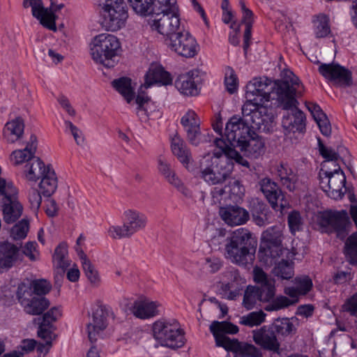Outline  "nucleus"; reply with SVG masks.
<instances>
[{"label": "nucleus", "instance_id": "nucleus-1", "mask_svg": "<svg viewBox=\"0 0 357 357\" xmlns=\"http://www.w3.org/2000/svg\"><path fill=\"white\" fill-rule=\"evenodd\" d=\"M303 88L299 79L294 75L290 82L277 80L273 84L267 77H255L245 86V98L259 104L275 100L281 107L289 108L296 102V93H301Z\"/></svg>", "mask_w": 357, "mask_h": 357}, {"label": "nucleus", "instance_id": "nucleus-2", "mask_svg": "<svg viewBox=\"0 0 357 357\" xmlns=\"http://www.w3.org/2000/svg\"><path fill=\"white\" fill-rule=\"evenodd\" d=\"M215 145L217 149L214 150L213 155L208 153L200 161V177L207 183L220 184L229 178L232 171L231 160L249 167L248 160L222 139H215Z\"/></svg>", "mask_w": 357, "mask_h": 357}, {"label": "nucleus", "instance_id": "nucleus-3", "mask_svg": "<svg viewBox=\"0 0 357 357\" xmlns=\"http://www.w3.org/2000/svg\"><path fill=\"white\" fill-rule=\"evenodd\" d=\"M257 245L252 234L245 228H239L226 240L225 257L234 264L245 266L254 260Z\"/></svg>", "mask_w": 357, "mask_h": 357}, {"label": "nucleus", "instance_id": "nucleus-4", "mask_svg": "<svg viewBox=\"0 0 357 357\" xmlns=\"http://www.w3.org/2000/svg\"><path fill=\"white\" fill-rule=\"evenodd\" d=\"M210 331L214 336L216 345L233 352L235 357H262L259 349L253 344L241 342L227 336V334L237 333V326L227 321H214L210 326Z\"/></svg>", "mask_w": 357, "mask_h": 357}, {"label": "nucleus", "instance_id": "nucleus-5", "mask_svg": "<svg viewBox=\"0 0 357 357\" xmlns=\"http://www.w3.org/2000/svg\"><path fill=\"white\" fill-rule=\"evenodd\" d=\"M152 331L154 339L161 347L177 349L185 344L184 331L175 320H158L153 323Z\"/></svg>", "mask_w": 357, "mask_h": 357}, {"label": "nucleus", "instance_id": "nucleus-6", "mask_svg": "<svg viewBox=\"0 0 357 357\" xmlns=\"http://www.w3.org/2000/svg\"><path fill=\"white\" fill-rule=\"evenodd\" d=\"M120 47V43L116 36L100 33L93 38L90 52L96 63L110 68L114 66V58L117 56Z\"/></svg>", "mask_w": 357, "mask_h": 357}, {"label": "nucleus", "instance_id": "nucleus-7", "mask_svg": "<svg viewBox=\"0 0 357 357\" xmlns=\"http://www.w3.org/2000/svg\"><path fill=\"white\" fill-rule=\"evenodd\" d=\"M147 217L145 214L134 209H128L123 213V225H112L107 230L108 235L114 239L131 237L137 232L145 229Z\"/></svg>", "mask_w": 357, "mask_h": 357}, {"label": "nucleus", "instance_id": "nucleus-8", "mask_svg": "<svg viewBox=\"0 0 357 357\" xmlns=\"http://www.w3.org/2000/svg\"><path fill=\"white\" fill-rule=\"evenodd\" d=\"M263 105L246 100L242 106V117L250 130L268 132L273 128L274 117L267 114V108Z\"/></svg>", "mask_w": 357, "mask_h": 357}, {"label": "nucleus", "instance_id": "nucleus-9", "mask_svg": "<svg viewBox=\"0 0 357 357\" xmlns=\"http://www.w3.org/2000/svg\"><path fill=\"white\" fill-rule=\"evenodd\" d=\"M99 5L108 30L116 31L126 26L128 13L124 0H100Z\"/></svg>", "mask_w": 357, "mask_h": 357}, {"label": "nucleus", "instance_id": "nucleus-10", "mask_svg": "<svg viewBox=\"0 0 357 357\" xmlns=\"http://www.w3.org/2000/svg\"><path fill=\"white\" fill-rule=\"evenodd\" d=\"M317 221L322 232H335L337 237L342 240L347 236L351 225L345 211H324L319 213Z\"/></svg>", "mask_w": 357, "mask_h": 357}, {"label": "nucleus", "instance_id": "nucleus-11", "mask_svg": "<svg viewBox=\"0 0 357 357\" xmlns=\"http://www.w3.org/2000/svg\"><path fill=\"white\" fill-rule=\"evenodd\" d=\"M329 164L325 163L322 172L319 174L320 187L331 198L340 199L344 193L342 189L345 188L346 176L340 167L331 169Z\"/></svg>", "mask_w": 357, "mask_h": 357}, {"label": "nucleus", "instance_id": "nucleus-12", "mask_svg": "<svg viewBox=\"0 0 357 357\" xmlns=\"http://www.w3.org/2000/svg\"><path fill=\"white\" fill-rule=\"evenodd\" d=\"M252 134L250 126H248L242 116L234 115L227 123L222 139L232 149L243 146L245 139Z\"/></svg>", "mask_w": 357, "mask_h": 357}, {"label": "nucleus", "instance_id": "nucleus-13", "mask_svg": "<svg viewBox=\"0 0 357 357\" xmlns=\"http://www.w3.org/2000/svg\"><path fill=\"white\" fill-rule=\"evenodd\" d=\"M5 183H0L1 188ZM6 190L1 192L3 219L10 224L15 222L22 215V206L17 199V190L13 184L4 185Z\"/></svg>", "mask_w": 357, "mask_h": 357}, {"label": "nucleus", "instance_id": "nucleus-14", "mask_svg": "<svg viewBox=\"0 0 357 357\" xmlns=\"http://www.w3.org/2000/svg\"><path fill=\"white\" fill-rule=\"evenodd\" d=\"M165 42L172 51L186 58L193 57L197 52L198 45L196 40L183 29L171 38H165Z\"/></svg>", "mask_w": 357, "mask_h": 357}, {"label": "nucleus", "instance_id": "nucleus-15", "mask_svg": "<svg viewBox=\"0 0 357 357\" xmlns=\"http://www.w3.org/2000/svg\"><path fill=\"white\" fill-rule=\"evenodd\" d=\"M17 296L24 312L29 314H41L50 305L46 298L33 295L31 289L24 283L18 286Z\"/></svg>", "mask_w": 357, "mask_h": 357}, {"label": "nucleus", "instance_id": "nucleus-16", "mask_svg": "<svg viewBox=\"0 0 357 357\" xmlns=\"http://www.w3.org/2000/svg\"><path fill=\"white\" fill-rule=\"evenodd\" d=\"M262 240L264 246L261 249L264 250L266 257V263L271 264L272 261L282 254V233L279 227H272L267 229L262 234Z\"/></svg>", "mask_w": 357, "mask_h": 357}, {"label": "nucleus", "instance_id": "nucleus-17", "mask_svg": "<svg viewBox=\"0 0 357 357\" xmlns=\"http://www.w3.org/2000/svg\"><path fill=\"white\" fill-rule=\"evenodd\" d=\"M112 315V309L107 305H98L93 310L92 317L86 326V332L89 341L93 344L98 339L102 337L104 331L107 326V317Z\"/></svg>", "mask_w": 357, "mask_h": 357}, {"label": "nucleus", "instance_id": "nucleus-18", "mask_svg": "<svg viewBox=\"0 0 357 357\" xmlns=\"http://www.w3.org/2000/svg\"><path fill=\"white\" fill-rule=\"evenodd\" d=\"M149 24L152 29L156 30L161 35L169 38L182 29L178 12L175 13H157L150 20Z\"/></svg>", "mask_w": 357, "mask_h": 357}, {"label": "nucleus", "instance_id": "nucleus-19", "mask_svg": "<svg viewBox=\"0 0 357 357\" xmlns=\"http://www.w3.org/2000/svg\"><path fill=\"white\" fill-rule=\"evenodd\" d=\"M319 73L338 87H347L352 84L351 72L339 64L322 63L319 67Z\"/></svg>", "mask_w": 357, "mask_h": 357}, {"label": "nucleus", "instance_id": "nucleus-20", "mask_svg": "<svg viewBox=\"0 0 357 357\" xmlns=\"http://www.w3.org/2000/svg\"><path fill=\"white\" fill-rule=\"evenodd\" d=\"M297 100L294 105L289 108H283L287 110V114L284 115L282 125L284 129V135L291 138V135L296 132H303L305 128V115L303 112L296 107Z\"/></svg>", "mask_w": 357, "mask_h": 357}, {"label": "nucleus", "instance_id": "nucleus-21", "mask_svg": "<svg viewBox=\"0 0 357 357\" xmlns=\"http://www.w3.org/2000/svg\"><path fill=\"white\" fill-rule=\"evenodd\" d=\"M23 7L31 8L32 15L50 30L56 31V16L50 8H45L42 0H24Z\"/></svg>", "mask_w": 357, "mask_h": 357}, {"label": "nucleus", "instance_id": "nucleus-22", "mask_svg": "<svg viewBox=\"0 0 357 357\" xmlns=\"http://www.w3.org/2000/svg\"><path fill=\"white\" fill-rule=\"evenodd\" d=\"M254 342L262 349L277 352L280 349V342L271 326H264L252 331Z\"/></svg>", "mask_w": 357, "mask_h": 357}, {"label": "nucleus", "instance_id": "nucleus-23", "mask_svg": "<svg viewBox=\"0 0 357 357\" xmlns=\"http://www.w3.org/2000/svg\"><path fill=\"white\" fill-rule=\"evenodd\" d=\"M22 261V255L19 247L9 243H0V272L8 270Z\"/></svg>", "mask_w": 357, "mask_h": 357}, {"label": "nucleus", "instance_id": "nucleus-24", "mask_svg": "<svg viewBox=\"0 0 357 357\" xmlns=\"http://www.w3.org/2000/svg\"><path fill=\"white\" fill-rule=\"evenodd\" d=\"M61 316V310L54 307L43 314L42 321L40 322L38 335L42 340H45L46 344L49 346L51 345V342L55 339L52 323L56 321Z\"/></svg>", "mask_w": 357, "mask_h": 357}, {"label": "nucleus", "instance_id": "nucleus-25", "mask_svg": "<svg viewBox=\"0 0 357 357\" xmlns=\"http://www.w3.org/2000/svg\"><path fill=\"white\" fill-rule=\"evenodd\" d=\"M253 272L255 281L260 284V287H256L259 301L268 302L273 299L275 293V281L259 268H255Z\"/></svg>", "mask_w": 357, "mask_h": 357}, {"label": "nucleus", "instance_id": "nucleus-26", "mask_svg": "<svg viewBox=\"0 0 357 357\" xmlns=\"http://www.w3.org/2000/svg\"><path fill=\"white\" fill-rule=\"evenodd\" d=\"M181 123L187 134L190 143L197 146L200 143V121L198 116L193 110L189 109L181 117Z\"/></svg>", "mask_w": 357, "mask_h": 357}, {"label": "nucleus", "instance_id": "nucleus-27", "mask_svg": "<svg viewBox=\"0 0 357 357\" xmlns=\"http://www.w3.org/2000/svg\"><path fill=\"white\" fill-rule=\"evenodd\" d=\"M220 215L226 224L237 226L245 224L249 220V213L238 206H229L220 209Z\"/></svg>", "mask_w": 357, "mask_h": 357}, {"label": "nucleus", "instance_id": "nucleus-28", "mask_svg": "<svg viewBox=\"0 0 357 357\" xmlns=\"http://www.w3.org/2000/svg\"><path fill=\"white\" fill-rule=\"evenodd\" d=\"M160 304L149 299L136 301L132 307L133 314L139 319H149L159 314Z\"/></svg>", "mask_w": 357, "mask_h": 357}, {"label": "nucleus", "instance_id": "nucleus-29", "mask_svg": "<svg viewBox=\"0 0 357 357\" xmlns=\"http://www.w3.org/2000/svg\"><path fill=\"white\" fill-rule=\"evenodd\" d=\"M24 120L21 117H16L6 123L3 136L8 143L21 142L24 137Z\"/></svg>", "mask_w": 357, "mask_h": 357}, {"label": "nucleus", "instance_id": "nucleus-30", "mask_svg": "<svg viewBox=\"0 0 357 357\" xmlns=\"http://www.w3.org/2000/svg\"><path fill=\"white\" fill-rule=\"evenodd\" d=\"M238 148L247 157L254 159L262 155L266 149L264 141L254 132L245 139L243 145L239 146Z\"/></svg>", "mask_w": 357, "mask_h": 357}, {"label": "nucleus", "instance_id": "nucleus-31", "mask_svg": "<svg viewBox=\"0 0 357 357\" xmlns=\"http://www.w3.org/2000/svg\"><path fill=\"white\" fill-rule=\"evenodd\" d=\"M172 78L170 74L165 71L161 66L157 64L151 65L145 75V85L146 87H149L153 84L169 85L172 84Z\"/></svg>", "mask_w": 357, "mask_h": 357}, {"label": "nucleus", "instance_id": "nucleus-32", "mask_svg": "<svg viewBox=\"0 0 357 357\" xmlns=\"http://www.w3.org/2000/svg\"><path fill=\"white\" fill-rule=\"evenodd\" d=\"M36 149L37 138L36 135H31L29 140L26 144L25 148L14 151L10 155V160L17 165L26 161L29 162L31 160L34 158Z\"/></svg>", "mask_w": 357, "mask_h": 357}, {"label": "nucleus", "instance_id": "nucleus-33", "mask_svg": "<svg viewBox=\"0 0 357 357\" xmlns=\"http://www.w3.org/2000/svg\"><path fill=\"white\" fill-rule=\"evenodd\" d=\"M198 77H195L194 72H189L186 74L181 75L175 81L176 89L183 95L196 96L198 94L197 86Z\"/></svg>", "mask_w": 357, "mask_h": 357}, {"label": "nucleus", "instance_id": "nucleus-34", "mask_svg": "<svg viewBox=\"0 0 357 357\" xmlns=\"http://www.w3.org/2000/svg\"><path fill=\"white\" fill-rule=\"evenodd\" d=\"M48 167H46L40 158L34 157L24 167L25 178L28 181L36 182L47 172Z\"/></svg>", "mask_w": 357, "mask_h": 357}, {"label": "nucleus", "instance_id": "nucleus-35", "mask_svg": "<svg viewBox=\"0 0 357 357\" xmlns=\"http://www.w3.org/2000/svg\"><path fill=\"white\" fill-rule=\"evenodd\" d=\"M172 153L183 165H188L191 159V154L184 140L177 134L171 138Z\"/></svg>", "mask_w": 357, "mask_h": 357}, {"label": "nucleus", "instance_id": "nucleus-36", "mask_svg": "<svg viewBox=\"0 0 357 357\" xmlns=\"http://www.w3.org/2000/svg\"><path fill=\"white\" fill-rule=\"evenodd\" d=\"M76 250L80 257L83 271L89 282L93 287H98L100 283V277L98 271L96 270L95 266L91 262L87 259L82 250H79L78 248H76Z\"/></svg>", "mask_w": 357, "mask_h": 357}, {"label": "nucleus", "instance_id": "nucleus-37", "mask_svg": "<svg viewBox=\"0 0 357 357\" xmlns=\"http://www.w3.org/2000/svg\"><path fill=\"white\" fill-rule=\"evenodd\" d=\"M40 178L39 188L41 194L45 197L51 196L57 188V178L54 171L48 167L47 172Z\"/></svg>", "mask_w": 357, "mask_h": 357}, {"label": "nucleus", "instance_id": "nucleus-38", "mask_svg": "<svg viewBox=\"0 0 357 357\" xmlns=\"http://www.w3.org/2000/svg\"><path fill=\"white\" fill-rule=\"evenodd\" d=\"M54 266L63 273L65 269L70 266L68 257V246L66 243H61L54 250L52 256Z\"/></svg>", "mask_w": 357, "mask_h": 357}, {"label": "nucleus", "instance_id": "nucleus-39", "mask_svg": "<svg viewBox=\"0 0 357 357\" xmlns=\"http://www.w3.org/2000/svg\"><path fill=\"white\" fill-rule=\"evenodd\" d=\"M240 6L243 13L242 23L245 26L243 36V50L245 52H246L250 46L251 28L253 22V13L245 6V4L243 1H240Z\"/></svg>", "mask_w": 357, "mask_h": 357}, {"label": "nucleus", "instance_id": "nucleus-40", "mask_svg": "<svg viewBox=\"0 0 357 357\" xmlns=\"http://www.w3.org/2000/svg\"><path fill=\"white\" fill-rule=\"evenodd\" d=\"M260 189L269 203H275L276 196L281 190L277 183L269 178H264L259 182Z\"/></svg>", "mask_w": 357, "mask_h": 357}, {"label": "nucleus", "instance_id": "nucleus-41", "mask_svg": "<svg viewBox=\"0 0 357 357\" xmlns=\"http://www.w3.org/2000/svg\"><path fill=\"white\" fill-rule=\"evenodd\" d=\"M113 87L119 91L128 102L134 98V91L131 86V79L128 77H121L112 82Z\"/></svg>", "mask_w": 357, "mask_h": 357}, {"label": "nucleus", "instance_id": "nucleus-42", "mask_svg": "<svg viewBox=\"0 0 357 357\" xmlns=\"http://www.w3.org/2000/svg\"><path fill=\"white\" fill-rule=\"evenodd\" d=\"M344 254L350 264L357 266V232L347 238L344 245Z\"/></svg>", "mask_w": 357, "mask_h": 357}, {"label": "nucleus", "instance_id": "nucleus-43", "mask_svg": "<svg viewBox=\"0 0 357 357\" xmlns=\"http://www.w3.org/2000/svg\"><path fill=\"white\" fill-rule=\"evenodd\" d=\"M278 174L284 186L290 191L295 189L296 178L291 169L282 164L278 167Z\"/></svg>", "mask_w": 357, "mask_h": 357}, {"label": "nucleus", "instance_id": "nucleus-44", "mask_svg": "<svg viewBox=\"0 0 357 357\" xmlns=\"http://www.w3.org/2000/svg\"><path fill=\"white\" fill-rule=\"evenodd\" d=\"M178 12L176 0H153V10L151 14L175 13Z\"/></svg>", "mask_w": 357, "mask_h": 357}, {"label": "nucleus", "instance_id": "nucleus-45", "mask_svg": "<svg viewBox=\"0 0 357 357\" xmlns=\"http://www.w3.org/2000/svg\"><path fill=\"white\" fill-rule=\"evenodd\" d=\"M272 272L275 276L282 280H289L294 276L293 264L282 260L275 264Z\"/></svg>", "mask_w": 357, "mask_h": 357}, {"label": "nucleus", "instance_id": "nucleus-46", "mask_svg": "<svg viewBox=\"0 0 357 357\" xmlns=\"http://www.w3.org/2000/svg\"><path fill=\"white\" fill-rule=\"evenodd\" d=\"M158 163L159 171L165 177L167 181L175 187H179L181 182L172 169L170 165L162 158L159 159Z\"/></svg>", "mask_w": 357, "mask_h": 357}, {"label": "nucleus", "instance_id": "nucleus-47", "mask_svg": "<svg viewBox=\"0 0 357 357\" xmlns=\"http://www.w3.org/2000/svg\"><path fill=\"white\" fill-rule=\"evenodd\" d=\"M134 11L140 15H149L153 10V0H128Z\"/></svg>", "mask_w": 357, "mask_h": 357}, {"label": "nucleus", "instance_id": "nucleus-48", "mask_svg": "<svg viewBox=\"0 0 357 357\" xmlns=\"http://www.w3.org/2000/svg\"><path fill=\"white\" fill-rule=\"evenodd\" d=\"M271 326L275 333L282 335H288L296 330L294 324L288 318L278 319Z\"/></svg>", "mask_w": 357, "mask_h": 357}, {"label": "nucleus", "instance_id": "nucleus-49", "mask_svg": "<svg viewBox=\"0 0 357 357\" xmlns=\"http://www.w3.org/2000/svg\"><path fill=\"white\" fill-rule=\"evenodd\" d=\"M32 291V294L36 296H41L50 292L52 288L51 284L46 280H34L29 285H27Z\"/></svg>", "mask_w": 357, "mask_h": 357}, {"label": "nucleus", "instance_id": "nucleus-50", "mask_svg": "<svg viewBox=\"0 0 357 357\" xmlns=\"http://www.w3.org/2000/svg\"><path fill=\"white\" fill-rule=\"evenodd\" d=\"M266 314L262 311L252 312L241 317L240 324L252 327L260 325L265 320Z\"/></svg>", "mask_w": 357, "mask_h": 357}, {"label": "nucleus", "instance_id": "nucleus-51", "mask_svg": "<svg viewBox=\"0 0 357 357\" xmlns=\"http://www.w3.org/2000/svg\"><path fill=\"white\" fill-rule=\"evenodd\" d=\"M314 23L315 26L314 32L317 38L326 37L330 33L328 18L325 15H318Z\"/></svg>", "mask_w": 357, "mask_h": 357}, {"label": "nucleus", "instance_id": "nucleus-52", "mask_svg": "<svg viewBox=\"0 0 357 357\" xmlns=\"http://www.w3.org/2000/svg\"><path fill=\"white\" fill-rule=\"evenodd\" d=\"M221 191H223V190H221ZM224 191L229 193L231 197L235 200H238L244 195L245 189L239 181L231 179L229 181L228 185L225 187Z\"/></svg>", "mask_w": 357, "mask_h": 357}, {"label": "nucleus", "instance_id": "nucleus-53", "mask_svg": "<svg viewBox=\"0 0 357 357\" xmlns=\"http://www.w3.org/2000/svg\"><path fill=\"white\" fill-rule=\"evenodd\" d=\"M257 301H259L257 289L255 287H248L245 291L243 301L244 307L248 310H250L254 307Z\"/></svg>", "mask_w": 357, "mask_h": 357}, {"label": "nucleus", "instance_id": "nucleus-54", "mask_svg": "<svg viewBox=\"0 0 357 357\" xmlns=\"http://www.w3.org/2000/svg\"><path fill=\"white\" fill-rule=\"evenodd\" d=\"M218 291L222 298L228 300H235L239 295V289L238 287H236L233 284L221 281Z\"/></svg>", "mask_w": 357, "mask_h": 357}, {"label": "nucleus", "instance_id": "nucleus-55", "mask_svg": "<svg viewBox=\"0 0 357 357\" xmlns=\"http://www.w3.org/2000/svg\"><path fill=\"white\" fill-rule=\"evenodd\" d=\"M292 305H294V301L284 296H280L276 297L271 303H268L265 307V310L267 311H277Z\"/></svg>", "mask_w": 357, "mask_h": 357}, {"label": "nucleus", "instance_id": "nucleus-56", "mask_svg": "<svg viewBox=\"0 0 357 357\" xmlns=\"http://www.w3.org/2000/svg\"><path fill=\"white\" fill-rule=\"evenodd\" d=\"M294 283L301 295L307 294L312 287V281L307 275L295 278Z\"/></svg>", "mask_w": 357, "mask_h": 357}, {"label": "nucleus", "instance_id": "nucleus-57", "mask_svg": "<svg viewBox=\"0 0 357 357\" xmlns=\"http://www.w3.org/2000/svg\"><path fill=\"white\" fill-rule=\"evenodd\" d=\"M225 84L227 91L231 94L237 90L238 79L231 68L228 67L226 68Z\"/></svg>", "mask_w": 357, "mask_h": 357}, {"label": "nucleus", "instance_id": "nucleus-58", "mask_svg": "<svg viewBox=\"0 0 357 357\" xmlns=\"http://www.w3.org/2000/svg\"><path fill=\"white\" fill-rule=\"evenodd\" d=\"M242 280L238 271L234 267H230L227 268L224 272L221 274L220 281L229 284H238L239 282Z\"/></svg>", "mask_w": 357, "mask_h": 357}, {"label": "nucleus", "instance_id": "nucleus-59", "mask_svg": "<svg viewBox=\"0 0 357 357\" xmlns=\"http://www.w3.org/2000/svg\"><path fill=\"white\" fill-rule=\"evenodd\" d=\"M29 231V222L22 220L16 224L11 229L10 235L15 240L24 238Z\"/></svg>", "mask_w": 357, "mask_h": 357}, {"label": "nucleus", "instance_id": "nucleus-60", "mask_svg": "<svg viewBox=\"0 0 357 357\" xmlns=\"http://www.w3.org/2000/svg\"><path fill=\"white\" fill-rule=\"evenodd\" d=\"M288 225L291 234L302 229L303 220L301 214L298 211H292L288 215Z\"/></svg>", "mask_w": 357, "mask_h": 357}, {"label": "nucleus", "instance_id": "nucleus-61", "mask_svg": "<svg viewBox=\"0 0 357 357\" xmlns=\"http://www.w3.org/2000/svg\"><path fill=\"white\" fill-rule=\"evenodd\" d=\"M259 210L260 213L259 212H252V220L254 222L259 226V227H264L270 223L267 213L265 212V206L263 204H259Z\"/></svg>", "mask_w": 357, "mask_h": 357}, {"label": "nucleus", "instance_id": "nucleus-62", "mask_svg": "<svg viewBox=\"0 0 357 357\" xmlns=\"http://www.w3.org/2000/svg\"><path fill=\"white\" fill-rule=\"evenodd\" d=\"M319 151L321 156L325 158V160L337 161L340 158L339 154L335 150L331 147L325 146L320 141L319 143Z\"/></svg>", "mask_w": 357, "mask_h": 357}, {"label": "nucleus", "instance_id": "nucleus-63", "mask_svg": "<svg viewBox=\"0 0 357 357\" xmlns=\"http://www.w3.org/2000/svg\"><path fill=\"white\" fill-rule=\"evenodd\" d=\"M36 245L37 244L36 242H27L23 247L22 251H21L22 258L24 257V255H25L31 261L36 260L38 257V252L36 250Z\"/></svg>", "mask_w": 357, "mask_h": 357}, {"label": "nucleus", "instance_id": "nucleus-64", "mask_svg": "<svg viewBox=\"0 0 357 357\" xmlns=\"http://www.w3.org/2000/svg\"><path fill=\"white\" fill-rule=\"evenodd\" d=\"M65 125L66 129H68L73 136L77 145L81 146L84 144V138L82 132L70 121H66Z\"/></svg>", "mask_w": 357, "mask_h": 357}]
</instances>
